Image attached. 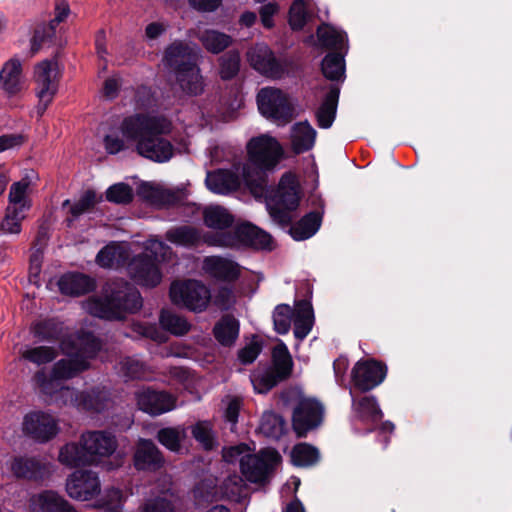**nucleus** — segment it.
<instances>
[{
    "label": "nucleus",
    "instance_id": "nucleus-1",
    "mask_svg": "<svg viewBox=\"0 0 512 512\" xmlns=\"http://www.w3.org/2000/svg\"><path fill=\"white\" fill-rule=\"evenodd\" d=\"M301 188L297 176L285 172L276 188L267 196V209L274 223L281 228L289 227V234L296 241L314 236L321 227L323 212L310 211L292 225V212L299 207Z\"/></svg>",
    "mask_w": 512,
    "mask_h": 512
},
{
    "label": "nucleus",
    "instance_id": "nucleus-2",
    "mask_svg": "<svg viewBox=\"0 0 512 512\" xmlns=\"http://www.w3.org/2000/svg\"><path fill=\"white\" fill-rule=\"evenodd\" d=\"M120 131L135 142V151L145 159L165 163L174 156L175 147L165 137L171 132V123L163 116L135 113L122 120Z\"/></svg>",
    "mask_w": 512,
    "mask_h": 512
},
{
    "label": "nucleus",
    "instance_id": "nucleus-3",
    "mask_svg": "<svg viewBox=\"0 0 512 512\" xmlns=\"http://www.w3.org/2000/svg\"><path fill=\"white\" fill-rule=\"evenodd\" d=\"M143 306L139 290L124 278L108 279L98 295L87 300V312L106 321H123Z\"/></svg>",
    "mask_w": 512,
    "mask_h": 512
},
{
    "label": "nucleus",
    "instance_id": "nucleus-4",
    "mask_svg": "<svg viewBox=\"0 0 512 512\" xmlns=\"http://www.w3.org/2000/svg\"><path fill=\"white\" fill-rule=\"evenodd\" d=\"M248 161L243 167V178L251 193L268 192V173L273 171L283 156V148L272 136L251 138L246 146Z\"/></svg>",
    "mask_w": 512,
    "mask_h": 512
},
{
    "label": "nucleus",
    "instance_id": "nucleus-5",
    "mask_svg": "<svg viewBox=\"0 0 512 512\" xmlns=\"http://www.w3.org/2000/svg\"><path fill=\"white\" fill-rule=\"evenodd\" d=\"M117 448L115 436L107 431H90L81 435L78 443L61 447L59 461L65 466L78 468L97 464L102 457H109Z\"/></svg>",
    "mask_w": 512,
    "mask_h": 512
},
{
    "label": "nucleus",
    "instance_id": "nucleus-6",
    "mask_svg": "<svg viewBox=\"0 0 512 512\" xmlns=\"http://www.w3.org/2000/svg\"><path fill=\"white\" fill-rule=\"evenodd\" d=\"M167 248L163 242L157 241L151 247H147L144 252L135 255L127 267L131 279L143 287H157L162 281L160 263L164 259Z\"/></svg>",
    "mask_w": 512,
    "mask_h": 512
},
{
    "label": "nucleus",
    "instance_id": "nucleus-7",
    "mask_svg": "<svg viewBox=\"0 0 512 512\" xmlns=\"http://www.w3.org/2000/svg\"><path fill=\"white\" fill-rule=\"evenodd\" d=\"M292 371V356L286 344L280 341L272 349V365L256 379L255 389L259 393H267L279 383L289 379Z\"/></svg>",
    "mask_w": 512,
    "mask_h": 512
},
{
    "label": "nucleus",
    "instance_id": "nucleus-8",
    "mask_svg": "<svg viewBox=\"0 0 512 512\" xmlns=\"http://www.w3.org/2000/svg\"><path fill=\"white\" fill-rule=\"evenodd\" d=\"M387 373L385 362L376 358H362L351 370L350 389L360 394L368 393L384 382Z\"/></svg>",
    "mask_w": 512,
    "mask_h": 512
},
{
    "label": "nucleus",
    "instance_id": "nucleus-9",
    "mask_svg": "<svg viewBox=\"0 0 512 512\" xmlns=\"http://www.w3.org/2000/svg\"><path fill=\"white\" fill-rule=\"evenodd\" d=\"M325 408L315 398L302 397L292 411L291 425L297 438H306L324 422Z\"/></svg>",
    "mask_w": 512,
    "mask_h": 512
},
{
    "label": "nucleus",
    "instance_id": "nucleus-10",
    "mask_svg": "<svg viewBox=\"0 0 512 512\" xmlns=\"http://www.w3.org/2000/svg\"><path fill=\"white\" fill-rule=\"evenodd\" d=\"M169 295L174 304L196 313L206 310L211 299L210 290L199 280L174 282Z\"/></svg>",
    "mask_w": 512,
    "mask_h": 512
},
{
    "label": "nucleus",
    "instance_id": "nucleus-11",
    "mask_svg": "<svg viewBox=\"0 0 512 512\" xmlns=\"http://www.w3.org/2000/svg\"><path fill=\"white\" fill-rule=\"evenodd\" d=\"M280 461L281 456L276 450L263 451L259 455L247 454L240 458V471L247 481L264 484Z\"/></svg>",
    "mask_w": 512,
    "mask_h": 512
},
{
    "label": "nucleus",
    "instance_id": "nucleus-12",
    "mask_svg": "<svg viewBox=\"0 0 512 512\" xmlns=\"http://www.w3.org/2000/svg\"><path fill=\"white\" fill-rule=\"evenodd\" d=\"M257 106L260 114L267 119L290 121L293 108L287 95L280 89L264 87L256 96Z\"/></svg>",
    "mask_w": 512,
    "mask_h": 512
},
{
    "label": "nucleus",
    "instance_id": "nucleus-13",
    "mask_svg": "<svg viewBox=\"0 0 512 512\" xmlns=\"http://www.w3.org/2000/svg\"><path fill=\"white\" fill-rule=\"evenodd\" d=\"M23 434L36 443L45 444L59 433L57 420L44 411H30L22 421Z\"/></svg>",
    "mask_w": 512,
    "mask_h": 512
},
{
    "label": "nucleus",
    "instance_id": "nucleus-14",
    "mask_svg": "<svg viewBox=\"0 0 512 512\" xmlns=\"http://www.w3.org/2000/svg\"><path fill=\"white\" fill-rule=\"evenodd\" d=\"M76 349V343L72 340L62 341L63 353L69 356L58 360L52 368V376L59 380H70L90 369V362Z\"/></svg>",
    "mask_w": 512,
    "mask_h": 512
},
{
    "label": "nucleus",
    "instance_id": "nucleus-15",
    "mask_svg": "<svg viewBox=\"0 0 512 512\" xmlns=\"http://www.w3.org/2000/svg\"><path fill=\"white\" fill-rule=\"evenodd\" d=\"M247 57L253 69L266 77L280 79L286 72L285 65L265 44H256L248 51Z\"/></svg>",
    "mask_w": 512,
    "mask_h": 512
},
{
    "label": "nucleus",
    "instance_id": "nucleus-16",
    "mask_svg": "<svg viewBox=\"0 0 512 512\" xmlns=\"http://www.w3.org/2000/svg\"><path fill=\"white\" fill-rule=\"evenodd\" d=\"M100 480L91 470H76L67 479L66 492L76 500L87 501L100 493Z\"/></svg>",
    "mask_w": 512,
    "mask_h": 512
},
{
    "label": "nucleus",
    "instance_id": "nucleus-17",
    "mask_svg": "<svg viewBox=\"0 0 512 512\" xmlns=\"http://www.w3.org/2000/svg\"><path fill=\"white\" fill-rule=\"evenodd\" d=\"M56 65V62L43 60L35 67V82L37 84L36 95L39 99L36 110L39 116L45 113L57 92V84L51 77L53 66Z\"/></svg>",
    "mask_w": 512,
    "mask_h": 512
},
{
    "label": "nucleus",
    "instance_id": "nucleus-18",
    "mask_svg": "<svg viewBox=\"0 0 512 512\" xmlns=\"http://www.w3.org/2000/svg\"><path fill=\"white\" fill-rule=\"evenodd\" d=\"M162 452L151 439L140 438L137 442L133 465L137 471L157 472L164 467Z\"/></svg>",
    "mask_w": 512,
    "mask_h": 512
},
{
    "label": "nucleus",
    "instance_id": "nucleus-19",
    "mask_svg": "<svg viewBox=\"0 0 512 512\" xmlns=\"http://www.w3.org/2000/svg\"><path fill=\"white\" fill-rule=\"evenodd\" d=\"M349 389L351 397V410L353 417L363 424L375 425L379 423L384 414L379 406L377 398L373 395L361 394Z\"/></svg>",
    "mask_w": 512,
    "mask_h": 512
},
{
    "label": "nucleus",
    "instance_id": "nucleus-20",
    "mask_svg": "<svg viewBox=\"0 0 512 512\" xmlns=\"http://www.w3.org/2000/svg\"><path fill=\"white\" fill-rule=\"evenodd\" d=\"M234 237L235 244L240 243L255 250L272 251L274 249L271 234L250 222L235 226Z\"/></svg>",
    "mask_w": 512,
    "mask_h": 512
},
{
    "label": "nucleus",
    "instance_id": "nucleus-21",
    "mask_svg": "<svg viewBox=\"0 0 512 512\" xmlns=\"http://www.w3.org/2000/svg\"><path fill=\"white\" fill-rule=\"evenodd\" d=\"M136 400L138 408L152 416L161 415L175 407V398L170 393L151 388L137 393Z\"/></svg>",
    "mask_w": 512,
    "mask_h": 512
},
{
    "label": "nucleus",
    "instance_id": "nucleus-22",
    "mask_svg": "<svg viewBox=\"0 0 512 512\" xmlns=\"http://www.w3.org/2000/svg\"><path fill=\"white\" fill-rule=\"evenodd\" d=\"M195 49L186 41L174 40L164 50V65L173 73L193 63H197Z\"/></svg>",
    "mask_w": 512,
    "mask_h": 512
},
{
    "label": "nucleus",
    "instance_id": "nucleus-23",
    "mask_svg": "<svg viewBox=\"0 0 512 512\" xmlns=\"http://www.w3.org/2000/svg\"><path fill=\"white\" fill-rule=\"evenodd\" d=\"M57 285L62 295L71 297L86 295L96 288L95 280L91 276L80 272L63 274L58 279Z\"/></svg>",
    "mask_w": 512,
    "mask_h": 512
},
{
    "label": "nucleus",
    "instance_id": "nucleus-24",
    "mask_svg": "<svg viewBox=\"0 0 512 512\" xmlns=\"http://www.w3.org/2000/svg\"><path fill=\"white\" fill-rule=\"evenodd\" d=\"M75 401L77 407L81 410L91 413H101L105 411L111 401V395L105 387L95 386L85 389L76 395Z\"/></svg>",
    "mask_w": 512,
    "mask_h": 512
},
{
    "label": "nucleus",
    "instance_id": "nucleus-25",
    "mask_svg": "<svg viewBox=\"0 0 512 512\" xmlns=\"http://www.w3.org/2000/svg\"><path fill=\"white\" fill-rule=\"evenodd\" d=\"M180 90L187 96L196 97L204 92V79L197 63L173 72Z\"/></svg>",
    "mask_w": 512,
    "mask_h": 512
},
{
    "label": "nucleus",
    "instance_id": "nucleus-26",
    "mask_svg": "<svg viewBox=\"0 0 512 512\" xmlns=\"http://www.w3.org/2000/svg\"><path fill=\"white\" fill-rule=\"evenodd\" d=\"M204 269L210 276L223 282H235L240 277L239 265L221 256L206 257Z\"/></svg>",
    "mask_w": 512,
    "mask_h": 512
},
{
    "label": "nucleus",
    "instance_id": "nucleus-27",
    "mask_svg": "<svg viewBox=\"0 0 512 512\" xmlns=\"http://www.w3.org/2000/svg\"><path fill=\"white\" fill-rule=\"evenodd\" d=\"M340 90V84H330L328 92L316 111L317 125L322 129L330 128L336 118Z\"/></svg>",
    "mask_w": 512,
    "mask_h": 512
},
{
    "label": "nucleus",
    "instance_id": "nucleus-28",
    "mask_svg": "<svg viewBox=\"0 0 512 512\" xmlns=\"http://www.w3.org/2000/svg\"><path fill=\"white\" fill-rule=\"evenodd\" d=\"M239 332V320L229 313L222 315L212 329L214 338L223 347L233 346L239 337Z\"/></svg>",
    "mask_w": 512,
    "mask_h": 512
},
{
    "label": "nucleus",
    "instance_id": "nucleus-29",
    "mask_svg": "<svg viewBox=\"0 0 512 512\" xmlns=\"http://www.w3.org/2000/svg\"><path fill=\"white\" fill-rule=\"evenodd\" d=\"M346 54L347 49H345V51H330L324 56L321 61L320 69L326 79L337 84L345 81Z\"/></svg>",
    "mask_w": 512,
    "mask_h": 512
},
{
    "label": "nucleus",
    "instance_id": "nucleus-30",
    "mask_svg": "<svg viewBox=\"0 0 512 512\" xmlns=\"http://www.w3.org/2000/svg\"><path fill=\"white\" fill-rule=\"evenodd\" d=\"M21 74L22 64L18 58L13 57L3 64L0 70V86L9 96H14L20 92Z\"/></svg>",
    "mask_w": 512,
    "mask_h": 512
},
{
    "label": "nucleus",
    "instance_id": "nucleus-31",
    "mask_svg": "<svg viewBox=\"0 0 512 512\" xmlns=\"http://www.w3.org/2000/svg\"><path fill=\"white\" fill-rule=\"evenodd\" d=\"M317 38L319 45L322 48L331 51H345L348 50V36L346 32L339 31L328 23H323L318 26Z\"/></svg>",
    "mask_w": 512,
    "mask_h": 512
},
{
    "label": "nucleus",
    "instance_id": "nucleus-32",
    "mask_svg": "<svg viewBox=\"0 0 512 512\" xmlns=\"http://www.w3.org/2000/svg\"><path fill=\"white\" fill-rule=\"evenodd\" d=\"M239 184L238 176L230 170L219 169L214 173H209L206 178L209 190L222 195L237 190Z\"/></svg>",
    "mask_w": 512,
    "mask_h": 512
},
{
    "label": "nucleus",
    "instance_id": "nucleus-33",
    "mask_svg": "<svg viewBox=\"0 0 512 512\" xmlns=\"http://www.w3.org/2000/svg\"><path fill=\"white\" fill-rule=\"evenodd\" d=\"M138 194L151 204L159 206L174 205L178 201V195L175 192L148 182L140 184Z\"/></svg>",
    "mask_w": 512,
    "mask_h": 512
},
{
    "label": "nucleus",
    "instance_id": "nucleus-34",
    "mask_svg": "<svg viewBox=\"0 0 512 512\" xmlns=\"http://www.w3.org/2000/svg\"><path fill=\"white\" fill-rule=\"evenodd\" d=\"M165 238L172 244L183 247H197L201 243L200 231L191 225H181L170 228Z\"/></svg>",
    "mask_w": 512,
    "mask_h": 512
},
{
    "label": "nucleus",
    "instance_id": "nucleus-35",
    "mask_svg": "<svg viewBox=\"0 0 512 512\" xmlns=\"http://www.w3.org/2000/svg\"><path fill=\"white\" fill-rule=\"evenodd\" d=\"M11 470L17 478L38 480L43 477L44 465L33 457L17 456L11 463Z\"/></svg>",
    "mask_w": 512,
    "mask_h": 512
},
{
    "label": "nucleus",
    "instance_id": "nucleus-36",
    "mask_svg": "<svg viewBox=\"0 0 512 512\" xmlns=\"http://www.w3.org/2000/svg\"><path fill=\"white\" fill-rule=\"evenodd\" d=\"M32 333L40 341L55 343L63 337L64 324L56 318H47L36 322Z\"/></svg>",
    "mask_w": 512,
    "mask_h": 512
},
{
    "label": "nucleus",
    "instance_id": "nucleus-37",
    "mask_svg": "<svg viewBox=\"0 0 512 512\" xmlns=\"http://www.w3.org/2000/svg\"><path fill=\"white\" fill-rule=\"evenodd\" d=\"M259 430L266 437L279 440L288 433V425L282 415L267 411L261 417Z\"/></svg>",
    "mask_w": 512,
    "mask_h": 512
},
{
    "label": "nucleus",
    "instance_id": "nucleus-38",
    "mask_svg": "<svg viewBox=\"0 0 512 512\" xmlns=\"http://www.w3.org/2000/svg\"><path fill=\"white\" fill-rule=\"evenodd\" d=\"M234 216L220 205L209 206L203 211L205 226L214 230H227L234 224Z\"/></svg>",
    "mask_w": 512,
    "mask_h": 512
},
{
    "label": "nucleus",
    "instance_id": "nucleus-39",
    "mask_svg": "<svg viewBox=\"0 0 512 512\" xmlns=\"http://www.w3.org/2000/svg\"><path fill=\"white\" fill-rule=\"evenodd\" d=\"M37 504L41 512H77L63 496L53 490L39 493Z\"/></svg>",
    "mask_w": 512,
    "mask_h": 512
},
{
    "label": "nucleus",
    "instance_id": "nucleus-40",
    "mask_svg": "<svg viewBox=\"0 0 512 512\" xmlns=\"http://www.w3.org/2000/svg\"><path fill=\"white\" fill-rule=\"evenodd\" d=\"M294 132L292 136V150L294 153L301 154L312 149L315 143L316 131L308 121L295 124Z\"/></svg>",
    "mask_w": 512,
    "mask_h": 512
},
{
    "label": "nucleus",
    "instance_id": "nucleus-41",
    "mask_svg": "<svg viewBox=\"0 0 512 512\" xmlns=\"http://www.w3.org/2000/svg\"><path fill=\"white\" fill-rule=\"evenodd\" d=\"M202 46L212 54H220L233 42V38L215 29H206L198 36Z\"/></svg>",
    "mask_w": 512,
    "mask_h": 512
},
{
    "label": "nucleus",
    "instance_id": "nucleus-42",
    "mask_svg": "<svg viewBox=\"0 0 512 512\" xmlns=\"http://www.w3.org/2000/svg\"><path fill=\"white\" fill-rule=\"evenodd\" d=\"M290 457L295 467H312L319 462L320 452L312 444L300 442L293 446Z\"/></svg>",
    "mask_w": 512,
    "mask_h": 512
},
{
    "label": "nucleus",
    "instance_id": "nucleus-43",
    "mask_svg": "<svg viewBox=\"0 0 512 512\" xmlns=\"http://www.w3.org/2000/svg\"><path fill=\"white\" fill-rule=\"evenodd\" d=\"M76 352L83 355L88 361L94 359L101 351L103 342L90 330H80L76 334Z\"/></svg>",
    "mask_w": 512,
    "mask_h": 512
},
{
    "label": "nucleus",
    "instance_id": "nucleus-44",
    "mask_svg": "<svg viewBox=\"0 0 512 512\" xmlns=\"http://www.w3.org/2000/svg\"><path fill=\"white\" fill-rule=\"evenodd\" d=\"M101 201L102 195L98 196L93 189L86 190L77 202L70 205L69 213L71 214V218L66 219L67 227H71L74 220L82 214L92 211L96 204Z\"/></svg>",
    "mask_w": 512,
    "mask_h": 512
},
{
    "label": "nucleus",
    "instance_id": "nucleus-45",
    "mask_svg": "<svg viewBox=\"0 0 512 512\" xmlns=\"http://www.w3.org/2000/svg\"><path fill=\"white\" fill-rule=\"evenodd\" d=\"M160 326L176 336H182L189 332L190 324L188 321L170 310L162 309L159 316Z\"/></svg>",
    "mask_w": 512,
    "mask_h": 512
},
{
    "label": "nucleus",
    "instance_id": "nucleus-46",
    "mask_svg": "<svg viewBox=\"0 0 512 512\" xmlns=\"http://www.w3.org/2000/svg\"><path fill=\"white\" fill-rule=\"evenodd\" d=\"M241 58L237 50H229L219 59V75L224 81L234 79L240 70Z\"/></svg>",
    "mask_w": 512,
    "mask_h": 512
},
{
    "label": "nucleus",
    "instance_id": "nucleus-47",
    "mask_svg": "<svg viewBox=\"0 0 512 512\" xmlns=\"http://www.w3.org/2000/svg\"><path fill=\"white\" fill-rule=\"evenodd\" d=\"M58 353L55 348L50 346L30 347L22 351L21 357L38 366L45 365L54 361Z\"/></svg>",
    "mask_w": 512,
    "mask_h": 512
},
{
    "label": "nucleus",
    "instance_id": "nucleus-48",
    "mask_svg": "<svg viewBox=\"0 0 512 512\" xmlns=\"http://www.w3.org/2000/svg\"><path fill=\"white\" fill-rule=\"evenodd\" d=\"M191 434L204 450L211 451L216 447V440L210 422L198 421L191 427Z\"/></svg>",
    "mask_w": 512,
    "mask_h": 512
},
{
    "label": "nucleus",
    "instance_id": "nucleus-49",
    "mask_svg": "<svg viewBox=\"0 0 512 512\" xmlns=\"http://www.w3.org/2000/svg\"><path fill=\"white\" fill-rule=\"evenodd\" d=\"M56 36V28L49 23H42L35 27L31 38V52L36 54L43 46L53 43Z\"/></svg>",
    "mask_w": 512,
    "mask_h": 512
},
{
    "label": "nucleus",
    "instance_id": "nucleus-50",
    "mask_svg": "<svg viewBox=\"0 0 512 512\" xmlns=\"http://www.w3.org/2000/svg\"><path fill=\"white\" fill-rule=\"evenodd\" d=\"M309 13L305 0H294L289 8L288 23L293 31H301L307 24Z\"/></svg>",
    "mask_w": 512,
    "mask_h": 512
},
{
    "label": "nucleus",
    "instance_id": "nucleus-51",
    "mask_svg": "<svg viewBox=\"0 0 512 512\" xmlns=\"http://www.w3.org/2000/svg\"><path fill=\"white\" fill-rule=\"evenodd\" d=\"M22 208L15 206H8L5 211V216L0 223V230L4 234H19L22 230Z\"/></svg>",
    "mask_w": 512,
    "mask_h": 512
},
{
    "label": "nucleus",
    "instance_id": "nucleus-52",
    "mask_svg": "<svg viewBox=\"0 0 512 512\" xmlns=\"http://www.w3.org/2000/svg\"><path fill=\"white\" fill-rule=\"evenodd\" d=\"M105 197L108 202L127 205L134 199V192L129 184L120 182L111 185L105 192Z\"/></svg>",
    "mask_w": 512,
    "mask_h": 512
},
{
    "label": "nucleus",
    "instance_id": "nucleus-53",
    "mask_svg": "<svg viewBox=\"0 0 512 512\" xmlns=\"http://www.w3.org/2000/svg\"><path fill=\"white\" fill-rule=\"evenodd\" d=\"M293 309L288 304H279L273 311L274 330L281 335H285L291 328Z\"/></svg>",
    "mask_w": 512,
    "mask_h": 512
},
{
    "label": "nucleus",
    "instance_id": "nucleus-54",
    "mask_svg": "<svg viewBox=\"0 0 512 512\" xmlns=\"http://www.w3.org/2000/svg\"><path fill=\"white\" fill-rule=\"evenodd\" d=\"M201 242L209 246L229 247L235 244L234 231L216 230L201 235Z\"/></svg>",
    "mask_w": 512,
    "mask_h": 512
},
{
    "label": "nucleus",
    "instance_id": "nucleus-55",
    "mask_svg": "<svg viewBox=\"0 0 512 512\" xmlns=\"http://www.w3.org/2000/svg\"><path fill=\"white\" fill-rule=\"evenodd\" d=\"M156 439L170 451H178L181 447L180 434L176 428H161L157 432Z\"/></svg>",
    "mask_w": 512,
    "mask_h": 512
},
{
    "label": "nucleus",
    "instance_id": "nucleus-56",
    "mask_svg": "<svg viewBox=\"0 0 512 512\" xmlns=\"http://www.w3.org/2000/svg\"><path fill=\"white\" fill-rule=\"evenodd\" d=\"M117 253L118 245L111 242L98 251L95 262L101 268H111L114 265Z\"/></svg>",
    "mask_w": 512,
    "mask_h": 512
},
{
    "label": "nucleus",
    "instance_id": "nucleus-57",
    "mask_svg": "<svg viewBox=\"0 0 512 512\" xmlns=\"http://www.w3.org/2000/svg\"><path fill=\"white\" fill-rule=\"evenodd\" d=\"M262 351V343L252 341L238 351V359L241 364H252Z\"/></svg>",
    "mask_w": 512,
    "mask_h": 512
},
{
    "label": "nucleus",
    "instance_id": "nucleus-58",
    "mask_svg": "<svg viewBox=\"0 0 512 512\" xmlns=\"http://www.w3.org/2000/svg\"><path fill=\"white\" fill-rule=\"evenodd\" d=\"M213 303L221 311L230 310L235 303L232 289L229 287L219 288L214 296Z\"/></svg>",
    "mask_w": 512,
    "mask_h": 512
},
{
    "label": "nucleus",
    "instance_id": "nucleus-59",
    "mask_svg": "<svg viewBox=\"0 0 512 512\" xmlns=\"http://www.w3.org/2000/svg\"><path fill=\"white\" fill-rule=\"evenodd\" d=\"M141 512H175V507L170 500L157 497L148 500L144 504Z\"/></svg>",
    "mask_w": 512,
    "mask_h": 512
},
{
    "label": "nucleus",
    "instance_id": "nucleus-60",
    "mask_svg": "<svg viewBox=\"0 0 512 512\" xmlns=\"http://www.w3.org/2000/svg\"><path fill=\"white\" fill-rule=\"evenodd\" d=\"M28 187L29 181L26 179L13 183L9 191V203L14 205L20 204L25 198Z\"/></svg>",
    "mask_w": 512,
    "mask_h": 512
},
{
    "label": "nucleus",
    "instance_id": "nucleus-61",
    "mask_svg": "<svg viewBox=\"0 0 512 512\" xmlns=\"http://www.w3.org/2000/svg\"><path fill=\"white\" fill-rule=\"evenodd\" d=\"M314 319L309 317H296L294 321V336L296 339H305L312 330Z\"/></svg>",
    "mask_w": 512,
    "mask_h": 512
},
{
    "label": "nucleus",
    "instance_id": "nucleus-62",
    "mask_svg": "<svg viewBox=\"0 0 512 512\" xmlns=\"http://www.w3.org/2000/svg\"><path fill=\"white\" fill-rule=\"evenodd\" d=\"M278 12V5L275 2H269L261 6L259 14L262 25L271 29L274 26L273 17Z\"/></svg>",
    "mask_w": 512,
    "mask_h": 512
},
{
    "label": "nucleus",
    "instance_id": "nucleus-63",
    "mask_svg": "<svg viewBox=\"0 0 512 512\" xmlns=\"http://www.w3.org/2000/svg\"><path fill=\"white\" fill-rule=\"evenodd\" d=\"M223 0H188L189 6L201 13L215 12L221 5Z\"/></svg>",
    "mask_w": 512,
    "mask_h": 512
},
{
    "label": "nucleus",
    "instance_id": "nucleus-64",
    "mask_svg": "<svg viewBox=\"0 0 512 512\" xmlns=\"http://www.w3.org/2000/svg\"><path fill=\"white\" fill-rule=\"evenodd\" d=\"M103 144L106 152L110 155H116L126 149V145L123 139L110 134L104 136Z\"/></svg>",
    "mask_w": 512,
    "mask_h": 512
}]
</instances>
